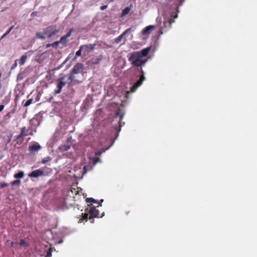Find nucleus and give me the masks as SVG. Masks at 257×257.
<instances>
[{
    "mask_svg": "<svg viewBox=\"0 0 257 257\" xmlns=\"http://www.w3.org/2000/svg\"><path fill=\"white\" fill-rule=\"evenodd\" d=\"M151 50V47H148L139 51L134 52L130 54L128 60L131 64L135 67H142L145 65L148 61L147 59H143L147 57Z\"/></svg>",
    "mask_w": 257,
    "mask_h": 257,
    "instance_id": "1",
    "label": "nucleus"
},
{
    "mask_svg": "<svg viewBox=\"0 0 257 257\" xmlns=\"http://www.w3.org/2000/svg\"><path fill=\"white\" fill-rule=\"evenodd\" d=\"M85 211L84 213H82V217L80 219V222H82L84 220L87 221L88 218L91 219L94 217H102L104 214V212H103V213L100 214L99 211L96 209L95 207L93 206L92 204L88 205V207L85 209Z\"/></svg>",
    "mask_w": 257,
    "mask_h": 257,
    "instance_id": "2",
    "label": "nucleus"
},
{
    "mask_svg": "<svg viewBox=\"0 0 257 257\" xmlns=\"http://www.w3.org/2000/svg\"><path fill=\"white\" fill-rule=\"evenodd\" d=\"M59 32V29H56L53 26H49L44 30L43 34L46 36V38H51Z\"/></svg>",
    "mask_w": 257,
    "mask_h": 257,
    "instance_id": "3",
    "label": "nucleus"
},
{
    "mask_svg": "<svg viewBox=\"0 0 257 257\" xmlns=\"http://www.w3.org/2000/svg\"><path fill=\"white\" fill-rule=\"evenodd\" d=\"M95 44H90L88 45H81L83 50V55L84 56L88 55L89 53L93 52L95 47Z\"/></svg>",
    "mask_w": 257,
    "mask_h": 257,
    "instance_id": "4",
    "label": "nucleus"
},
{
    "mask_svg": "<svg viewBox=\"0 0 257 257\" xmlns=\"http://www.w3.org/2000/svg\"><path fill=\"white\" fill-rule=\"evenodd\" d=\"M65 77L62 76L57 80V89L55 90V94L60 93L62 91V88L65 86L66 82L63 81Z\"/></svg>",
    "mask_w": 257,
    "mask_h": 257,
    "instance_id": "5",
    "label": "nucleus"
},
{
    "mask_svg": "<svg viewBox=\"0 0 257 257\" xmlns=\"http://www.w3.org/2000/svg\"><path fill=\"white\" fill-rule=\"evenodd\" d=\"M141 72L142 73V75L140 76L139 80L137 81V82L133 86V88L132 89V91H134L138 87L140 86L142 84L143 82L145 79V77L144 76V72L142 69H141Z\"/></svg>",
    "mask_w": 257,
    "mask_h": 257,
    "instance_id": "6",
    "label": "nucleus"
},
{
    "mask_svg": "<svg viewBox=\"0 0 257 257\" xmlns=\"http://www.w3.org/2000/svg\"><path fill=\"white\" fill-rule=\"evenodd\" d=\"M132 30V28H130L126 30H125L121 35H120L118 37L116 38L114 40V42L116 44H118L119 42H121L122 40V39L123 38V37L126 35L128 32H130Z\"/></svg>",
    "mask_w": 257,
    "mask_h": 257,
    "instance_id": "7",
    "label": "nucleus"
},
{
    "mask_svg": "<svg viewBox=\"0 0 257 257\" xmlns=\"http://www.w3.org/2000/svg\"><path fill=\"white\" fill-rule=\"evenodd\" d=\"M44 175V172L41 169H38L32 171L29 176L30 177H38Z\"/></svg>",
    "mask_w": 257,
    "mask_h": 257,
    "instance_id": "8",
    "label": "nucleus"
},
{
    "mask_svg": "<svg viewBox=\"0 0 257 257\" xmlns=\"http://www.w3.org/2000/svg\"><path fill=\"white\" fill-rule=\"evenodd\" d=\"M175 21L173 19H171L169 21L164 22L163 27L161 28L159 30L160 35H162L163 34L164 27H168L169 28H171L172 24Z\"/></svg>",
    "mask_w": 257,
    "mask_h": 257,
    "instance_id": "9",
    "label": "nucleus"
},
{
    "mask_svg": "<svg viewBox=\"0 0 257 257\" xmlns=\"http://www.w3.org/2000/svg\"><path fill=\"white\" fill-rule=\"evenodd\" d=\"M83 68V64L81 63H77L75 65L73 69L71 70V72L72 74H76L80 72V70Z\"/></svg>",
    "mask_w": 257,
    "mask_h": 257,
    "instance_id": "10",
    "label": "nucleus"
},
{
    "mask_svg": "<svg viewBox=\"0 0 257 257\" xmlns=\"http://www.w3.org/2000/svg\"><path fill=\"white\" fill-rule=\"evenodd\" d=\"M155 26L153 25H149L145 28L142 31V34L144 36H147L150 34L151 31L154 29Z\"/></svg>",
    "mask_w": 257,
    "mask_h": 257,
    "instance_id": "11",
    "label": "nucleus"
},
{
    "mask_svg": "<svg viewBox=\"0 0 257 257\" xmlns=\"http://www.w3.org/2000/svg\"><path fill=\"white\" fill-rule=\"evenodd\" d=\"M41 148L40 145L38 144H36L29 146V150L30 152L32 153H35L38 152Z\"/></svg>",
    "mask_w": 257,
    "mask_h": 257,
    "instance_id": "12",
    "label": "nucleus"
},
{
    "mask_svg": "<svg viewBox=\"0 0 257 257\" xmlns=\"http://www.w3.org/2000/svg\"><path fill=\"white\" fill-rule=\"evenodd\" d=\"M103 57L102 55H99L96 57V59H92L90 60L89 62L90 64L92 65H96L100 63L101 61L102 60Z\"/></svg>",
    "mask_w": 257,
    "mask_h": 257,
    "instance_id": "13",
    "label": "nucleus"
},
{
    "mask_svg": "<svg viewBox=\"0 0 257 257\" xmlns=\"http://www.w3.org/2000/svg\"><path fill=\"white\" fill-rule=\"evenodd\" d=\"M86 201L87 203H94L98 204V205L97 206V207H98L99 206H101V202H102L103 201V200L101 199L100 200V202H98V201L97 200H95L93 198H87L86 199Z\"/></svg>",
    "mask_w": 257,
    "mask_h": 257,
    "instance_id": "14",
    "label": "nucleus"
},
{
    "mask_svg": "<svg viewBox=\"0 0 257 257\" xmlns=\"http://www.w3.org/2000/svg\"><path fill=\"white\" fill-rule=\"evenodd\" d=\"M131 5L130 7H127L125 9H124L121 13L120 17L122 18L125 15H126L127 14L129 13V12L131 11Z\"/></svg>",
    "mask_w": 257,
    "mask_h": 257,
    "instance_id": "15",
    "label": "nucleus"
},
{
    "mask_svg": "<svg viewBox=\"0 0 257 257\" xmlns=\"http://www.w3.org/2000/svg\"><path fill=\"white\" fill-rule=\"evenodd\" d=\"M28 135V134L26 133V127H23L21 130V134L19 136H17V140L20 139L21 138L24 137Z\"/></svg>",
    "mask_w": 257,
    "mask_h": 257,
    "instance_id": "16",
    "label": "nucleus"
},
{
    "mask_svg": "<svg viewBox=\"0 0 257 257\" xmlns=\"http://www.w3.org/2000/svg\"><path fill=\"white\" fill-rule=\"evenodd\" d=\"M82 52H83V50L82 47L80 46L79 49L76 52L75 56L73 58V60H75L77 57L80 56L81 55Z\"/></svg>",
    "mask_w": 257,
    "mask_h": 257,
    "instance_id": "17",
    "label": "nucleus"
},
{
    "mask_svg": "<svg viewBox=\"0 0 257 257\" xmlns=\"http://www.w3.org/2000/svg\"><path fill=\"white\" fill-rule=\"evenodd\" d=\"M27 56L26 55H23L19 61V64L20 65H23L25 64L26 61Z\"/></svg>",
    "mask_w": 257,
    "mask_h": 257,
    "instance_id": "18",
    "label": "nucleus"
},
{
    "mask_svg": "<svg viewBox=\"0 0 257 257\" xmlns=\"http://www.w3.org/2000/svg\"><path fill=\"white\" fill-rule=\"evenodd\" d=\"M74 74H72L71 72H70L69 76H68V83H72V82L75 79V76Z\"/></svg>",
    "mask_w": 257,
    "mask_h": 257,
    "instance_id": "19",
    "label": "nucleus"
},
{
    "mask_svg": "<svg viewBox=\"0 0 257 257\" xmlns=\"http://www.w3.org/2000/svg\"><path fill=\"white\" fill-rule=\"evenodd\" d=\"M70 147L68 145H63L61 146L59 148L62 151H66L70 149Z\"/></svg>",
    "mask_w": 257,
    "mask_h": 257,
    "instance_id": "20",
    "label": "nucleus"
},
{
    "mask_svg": "<svg viewBox=\"0 0 257 257\" xmlns=\"http://www.w3.org/2000/svg\"><path fill=\"white\" fill-rule=\"evenodd\" d=\"M67 38L65 37L64 36H62L60 40L59 41L60 42V43L62 44H66L67 42Z\"/></svg>",
    "mask_w": 257,
    "mask_h": 257,
    "instance_id": "21",
    "label": "nucleus"
},
{
    "mask_svg": "<svg viewBox=\"0 0 257 257\" xmlns=\"http://www.w3.org/2000/svg\"><path fill=\"white\" fill-rule=\"evenodd\" d=\"M36 36L37 38L42 40H44L46 38V36L45 35H44L43 34H42L40 32L37 33Z\"/></svg>",
    "mask_w": 257,
    "mask_h": 257,
    "instance_id": "22",
    "label": "nucleus"
},
{
    "mask_svg": "<svg viewBox=\"0 0 257 257\" xmlns=\"http://www.w3.org/2000/svg\"><path fill=\"white\" fill-rule=\"evenodd\" d=\"M51 160V159L50 157H45L43 160H42V163L43 164H46V163H47L48 162L50 161Z\"/></svg>",
    "mask_w": 257,
    "mask_h": 257,
    "instance_id": "23",
    "label": "nucleus"
},
{
    "mask_svg": "<svg viewBox=\"0 0 257 257\" xmlns=\"http://www.w3.org/2000/svg\"><path fill=\"white\" fill-rule=\"evenodd\" d=\"M14 26H12L2 36L1 39H3L4 37H5L8 34L10 33L12 29L13 28Z\"/></svg>",
    "mask_w": 257,
    "mask_h": 257,
    "instance_id": "24",
    "label": "nucleus"
},
{
    "mask_svg": "<svg viewBox=\"0 0 257 257\" xmlns=\"http://www.w3.org/2000/svg\"><path fill=\"white\" fill-rule=\"evenodd\" d=\"M32 99H30L29 100H27L26 101V102H25V103L24 104V106H29V105H30L32 102Z\"/></svg>",
    "mask_w": 257,
    "mask_h": 257,
    "instance_id": "25",
    "label": "nucleus"
},
{
    "mask_svg": "<svg viewBox=\"0 0 257 257\" xmlns=\"http://www.w3.org/2000/svg\"><path fill=\"white\" fill-rule=\"evenodd\" d=\"M59 44H60V42L58 41H56L55 42H54L52 44V47H53V48H57Z\"/></svg>",
    "mask_w": 257,
    "mask_h": 257,
    "instance_id": "26",
    "label": "nucleus"
},
{
    "mask_svg": "<svg viewBox=\"0 0 257 257\" xmlns=\"http://www.w3.org/2000/svg\"><path fill=\"white\" fill-rule=\"evenodd\" d=\"M73 31V29H70V30H69V31L67 33V34L65 35H64L65 37H66L67 38H68V37H69L71 35V33Z\"/></svg>",
    "mask_w": 257,
    "mask_h": 257,
    "instance_id": "27",
    "label": "nucleus"
},
{
    "mask_svg": "<svg viewBox=\"0 0 257 257\" xmlns=\"http://www.w3.org/2000/svg\"><path fill=\"white\" fill-rule=\"evenodd\" d=\"M24 176V172H19L17 173V178H21Z\"/></svg>",
    "mask_w": 257,
    "mask_h": 257,
    "instance_id": "28",
    "label": "nucleus"
},
{
    "mask_svg": "<svg viewBox=\"0 0 257 257\" xmlns=\"http://www.w3.org/2000/svg\"><path fill=\"white\" fill-rule=\"evenodd\" d=\"M116 116H119L120 117L119 121H121L123 118V114H120L119 111H117L116 113Z\"/></svg>",
    "mask_w": 257,
    "mask_h": 257,
    "instance_id": "29",
    "label": "nucleus"
},
{
    "mask_svg": "<svg viewBox=\"0 0 257 257\" xmlns=\"http://www.w3.org/2000/svg\"><path fill=\"white\" fill-rule=\"evenodd\" d=\"M16 67V60L15 61L14 64H13V65L11 67V70H12L13 69H14Z\"/></svg>",
    "mask_w": 257,
    "mask_h": 257,
    "instance_id": "30",
    "label": "nucleus"
},
{
    "mask_svg": "<svg viewBox=\"0 0 257 257\" xmlns=\"http://www.w3.org/2000/svg\"><path fill=\"white\" fill-rule=\"evenodd\" d=\"M8 185V184L7 183H1V188H4L6 186H7Z\"/></svg>",
    "mask_w": 257,
    "mask_h": 257,
    "instance_id": "31",
    "label": "nucleus"
},
{
    "mask_svg": "<svg viewBox=\"0 0 257 257\" xmlns=\"http://www.w3.org/2000/svg\"><path fill=\"white\" fill-rule=\"evenodd\" d=\"M20 244L21 246H24L25 244V241L24 240L21 239L20 240Z\"/></svg>",
    "mask_w": 257,
    "mask_h": 257,
    "instance_id": "32",
    "label": "nucleus"
},
{
    "mask_svg": "<svg viewBox=\"0 0 257 257\" xmlns=\"http://www.w3.org/2000/svg\"><path fill=\"white\" fill-rule=\"evenodd\" d=\"M4 108V105H0V112H1L3 110Z\"/></svg>",
    "mask_w": 257,
    "mask_h": 257,
    "instance_id": "33",
    "label": "nucleus"
},
{
    "mask_svg": "<svg viewBox=\"0 0 257 257\" xmlns=\"http://www.w3.org/2000/svg\"><path fill=\"white\" fill-rule=\"evenodd\" d=\"M52 45V44H47L46 45V47L47 48H49V47H51V46H52V45Z\"/></svg>",
    "mask_w": 257,
    "mask_h": 257,
    "instance_id": "34",
    "label": "nucleus"
},
{
    "mask_svg": "<svg viewBox=\"0 0 257 257\" xmlns=\"http://www.w3.org/2000/svg\"><path fill=\"white\" fill-rule=\"evenodd\" d=\"M12 185L13 186H14V185H16V180L13 181L12 182Z\"/></svg>",
    "mask_w": 257,
    "mask_h": 257,
    "instance_id": "35",
    "label": "nucleus"
},
{
    "mask_svg": "<svg viewBox=\"0 0 257 257\" xmlns=\"http://www.w3.org/2000/svg\"><path fill=\"white\" fill-rule=\"evenodd\" d=\"M107 7V6H103L101 7V10H104Z\"/></svg>",
    "mask_w": 257,
    "mask_h": 257,
    "instance_id": "36",
    "label": "nucleus"
},
{
    "mask_svg": "<svg viewBox=\"0 0 257 257\" xmlns=\"http://www.w3.org/2000/svg\"><path fill=\"white\" fill-rule=\"evenodd\" d=\"M86 167H87V166H84L83 167V170H84V172H85V173H86V171H87V170H86Z\"/></svg>",
    "mask_w": 257,
    "mask_h": 257,
    "instance_id": "37",
    "label": "nucleus"
},
{
    "mask_svg": "<svg viewBox=\"0 0 257 257\" xmlns=\"http://www.w3.org/2000/svg\"><path fill=\"white\" fill-rule=\"evenodd\" d=\"M99 160L98 158H97L96 160H94V165H95L96 163H97V161Z\"/></svg>",
    "mask_w": 257,
    "mask_h": 257,
    "instance_id": "38",
    "label": "nucleus"
},
{
    "mask_svg": "<svg viewBox=\"0 0 257 257\" xmlns=\"http://www.w3.org/2000/svg\"><path fill=\"white\" fill-rule=\"evenodd\" d=\"M101 152L100 151H98L97 153H95L96 155H100L101 154Z\"/></svg>",
    "mask_w": 257,
    "mask_h": 257,
    "instance_id": "39",
    "label": "nucleus"
},
{
    "mask_svg": "<svg viewBox=\"0 0 257 257\" xmlns=\"http://www.w3.org/2000/svg\"><path fill=\"white\" fill-rule=\"evenodd\" d=\"M73 190H74V191H75V189H73V188H71V191L72 192V193H73Z\"/></svg>",
    "mask_w": 257,
    "mask_h": 257,
    "instance_id": "40",
    "label": "nucleus"
},
{
    "mask_svg": "<svg viewBox=\"0 0 257 257\" xmlns=\"http://www.w3.org/2000/svg\"><path fill=\"white\" fill-rule=\"evenodd\" d=\"M178 17L177 15H176L174 16V18H176Z\"/></svg>",
    "mask_w": 257,
    "mask_h": 257,
    "instance_id": "41",
    "label": "nucleus"
},
{
    "mask_svg": "<svg viewBox=\"0 0 257 257\" xmlns=\"http://www.w3.org/2000/svg\"><path fill=\"white\" fill-rule=\"evenodd\" d=\"M17 184H18L20 183V181L19 180H17Z\"/></svg>",
    "mask_w": 257,
    "mask_h": 257,
    "instance_id": "42",
    "label": "nucleus"
},
{
    "mask_svg": "<svg viewBox=\"0 0 257 257\" xmlns=\"http://www.w3.org/2000/svg\"><path fill=\"white\" fill-rule=\"evenodd\" d=\"M14 177L15 178H16V173H15V174H14Z\"/></svg>",
    "mask_w": 257,
    "mask_h": 257,
    "instance_id": "43",
    "label": "nucleus"
},
{
    "mask_svg": "<svg viewBox=\"0 0 257 257\" xmlns=\"http://www.w3.org/2000/svg\"><path fill=\"white\" fill-rule=\"evenodd\" d=\"M14 92H15L16 91V89H15L14 90Z\"/></svg>",
    "mask_w": 257,
    "mask_h": 257,
    "instance_id": "44",
    "label": "nucleus"
},
{
    "mask_svg": "<svg viewBox=\"0 0 257 257\" xmlns=\"http://www.w3.org/2000/svg\"><path fill=\"white\" fill-rule=\"evenodd\" d=\"M14 100H15V101H16V96L15 97V99H14Z\"/></svg>",
    "mask_w": 257,
    "mask_h": 257,
    "instance_id": "45",
    "label": "nucleus"
}]
</instances>
